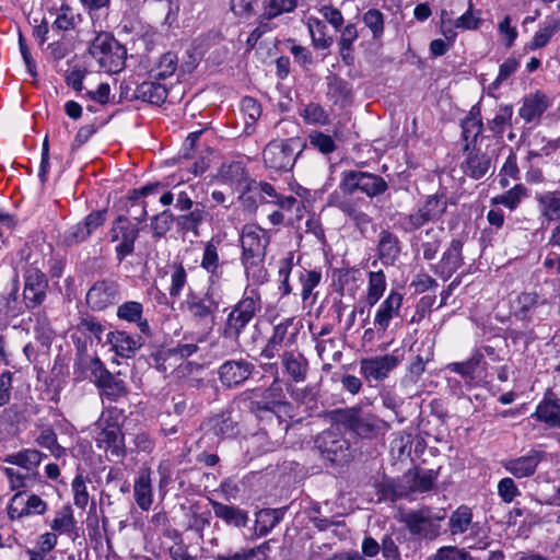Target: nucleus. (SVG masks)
Returning a JSON list of instances; mask_svg holds the SVG:
<instances>
[{
	"instance_id": "obj_9",
	"label": "nucleus",
	"mask_w": 560,
	"mask_h": 560,
	"mask_svg": "<svg viewBox=\"0 0 560 560\" xmlns=\"http://www.w3.org/2000/svg\"><path fill=\"white\" fill-rule=\"evenodd\" d=\"M447 209V198L444 194H434L427 198L417 211L401 219V228L406 232H413L428 222L438 221Z\"/></svg>"
},
{
	"instance_id": "obj_48",
	"label": "nucleus",
	"mask_w": 560,
	"mask_h": 560,
	"mask_svg": "<svg viewBox=\"0 0 560 560\" xmlns=\"http://www.w3.org/2000/svg\"><path fill=\"white\" fill-rule=\"evenodd\" d=\"M338 209L351 219L360 230L366 228L371 222V218L360 209L357 201L349 199L346 202H340L338 203Z\"/></svg>"
},
{
	"instance_id": "obj_8",
	"label": "nucleus",
	"mask_w": 560,
	"mask_h": 560,
	"mask_svg": "<svg viewBox=\"0 0 560 560\" xmlns=\"http://www.w3.org/2000/svg\"><path fill=\"white\" fill-rule=\"evenodd\" d=\"M444 518V512L435 514L430 508H421L401 514L399 521L406 525L410 534L424 539H435L441 532L440 522Z\"/></svg>"
},
{
	"instance_id": "obj_33",
	"label": "nucleus",
	"mask_w": 560,
	"mask_h": 560,
	"mask_svg": "<svg viewBox=\"0 0 560 560\" xmlns=\"http://www.w3.org/2000/svg\"><path fill=\"white\" fill-rule=\"evenodd\" d=\"M47 455L37 448H23L7 455L2 460L5 464L16 465L27 471L35 470Z\"/></svg>"
},
{
	"instance_id": "obj_12",
	"label": "nucleus",
	"mask_w": 560,
	"mask_h": 560,
	"mask_svg": "<svg viewBox=\"0 0 560 560\" xmlns=\"http://www.w3.org/2000/svg\"><path fill=\"white\" fill-rule=\"evenodd\" d=\"M219 302L215 301L212 292L208 290L203 294L189 292L182 303V308L196 322L201 323L213 319L218 311Z\"/></svg>"
},
{
	"instance_id": "obj_35",
	"label": "nucleus",
	"mask_w": 560,
	"mask_h": 560,
	"mask_svg": "<svg viewBox=\"0 0 560 560\" xmlns=\"http://www.w3.org/2000/svg\"><path fill=\"white\" fill-rule=\"evenodd\" d=\"M285 509H262L256 513L254 532L257 537L267 536L282 520Z\"/></svg>"
},
{
	"instance_id": "obj_34",
	"label": "nucleus",
	"mask_w": 560,
	"mask_h": 560,
	"mask_svg": "<svg viewBox=\"0 0 560 560\" xmlns=\"http://www.w3.org/2000/svg\"><path fill=\"white\" fill-rule=\"evenodd\" d=\"M462 136L465 140V149L477 142L483 129L480 108L478 105L471 107L467 116L462 120Z\"/></svg>"
},
{
	"instance_id": "obj_2",
	"label": "nucleus",
	"mask_w": 560,
	"mask_h": 560,
	"mask_svg": "<svg viewBox=\"0 0 560 560\" xmlns=\"http://www.w3.org/2000/svg\"><path fill=\"white\" fill-rule=\"evenodd\" d=\"M472 511L466 505L458 506L448 518V530L452 536L464 535L463 544L469 549H487L489 530L480 523L472 522Z\"/></svg>"
},
{
	"instance_id": "obj_6",
	"label": "nucleus",
	"mask_w": 560,
	"mask_h": 560,
	"mask_svg": "<svg viewBox=\"0 0 560 560\" xmlns=\"http://www.w3.org/2000/svg\"><path fill=\"white\" fill-rule=\"evenodd\" d=\"M337 421L361 438H373L389 429L387 422L361 407L338 410Z\"/></svg>"
},
{
	"instance_id": "obj_28",
	"label": "nucleus",
	"mask_w": 560,
	"mask_h": 560,
	"mask_svg": "<svg viewBox=\"0 0 560 560\" xmlns=\"http://www.w3.org/2000/svg\"><path fill=\"white\" fill-rule=\"evenodd\" d=\"M281 363L285 374L295 383L304 382L308 372L306 358L296 350H284L281 354Z\"/></svg>"
},
{
	"instance_id": "obj_5",
	"label": "nucleus",
	"mask_w": 560,
	"mask_h": 560,
	"mask_svg": "<svg viewBox=\"0 0 560 560\" xmlns=\"http://www.w3.org/2000/svg\"><path fill=\"white\" fill-rule=\"evenodd\" d=\"M303 148L304 143L300 138L270 141L264 149V163L271 171L289 172Z\"/></svg>"
},
{
	"instance_id": "obj_40",
	"label": "nucleus",
	"mask_w": 560,
	"mask_h": 560,
	"mask_svg": "<svg viewBox=\"0 0 560 560\" xmlns=\"http://www.w3.org/2000/svg\"><path fill=\"white\" fill-rule=\"evenodd\" d=\"M316 351L324 362L323 369L329 371L330 362H339L342 358V350L339 342L334 338L317 339Z\"/></svg>"
},
{
	"instance_id": "obj_23",
	"label": "nucleus",
	"mask_w": 560,
	"mask_h": 560,
	"mask_svg": "<svg viewBox=\"0 0 560 560\" xmlns=\"http://www.w3.org/2000/svg\"><path fill=\"white\" fill-rule=\"evenodd\" d=\"M487 363L485 361V354L476 350L471 357L464 362H452L446 365V370L459 374L465 383L471 384L478 376L481 375L482 371H486Z\"/></svg>"
},
{
	"instance_id": "obj_32",
	"label": "nucleus",
	"mask_w": 560,
	"mask_h": 560,
	"mask_svg": "<svg viewBox=\"0 0 560 560\" xmlns=\"http://www.w3.org/2000/svg\"><path fill=\"white\" fill-rule=\"evenodd\" d=\"M400 254L398 237L389 231L383 230L378 235L377 257L383 265H394Z\"/></svg>"
},
{
	"instance_id": "obj_43",
	"label": "nucleus",
	"mask_w": 560,
	"mask_h": 560,
	"mask_svg": "<svg viewBox=\"0 0 560 560\" xmlns=\"http://www.w3.org/2000/svg\"><path fill=\"white\" fill-rule=\"evenodd\" d=\"M386 277L382 270L369 272L366 303L370 306L375 305L381 300L386 290Z\"/></svg>"
},
{
	"instance_id": "obj_27",
	"label": "nucleus",
	"mask_w": 560,
	"mask_h": 560,
	"mask_svg": "<svg viewBox=\"0 0 560 560\" xmlns=\"http://www.w3.org/2000/svg\"><path fill=\"white\" fill-rule=\"evenodd\" d=\"M118 222L121 223L120 242L117 244L115 252L118 262H121L127 256L133 253L135 242L139 236L140 229L124 215L118 217Z\"/></svg>"
},
{
	"instance_id": "obj_61",
	"label": "nucleus",
	"mask_w": 560,
	"mask_h": 560,
	"mask_svg": "<svg viewBox=\"0 0 560 560\" xmlns=\"http://www.w3.org/2000/svg\"><path fill=\"white\" fill-rule=\"evenodd\" d=\"M363 23L369 27L374 38H378L384 32V15L377 9H370L363 15Z\"/></svg>"
},
{
	"instance_id": "obj_60",
	"label": "nucleus",
	"mask_w": 560,
	"mask_h": 560,
	"mask_svg": "<svg viewBox=\"0 0 560 560\" xmlns=\"http://www.w3.org/2000/svg\"><path fill=\"white\" fill-rule=\"evenodd\" d=\"M443 229L435 231L434 229H429L425 231L427 241L422 242L423 248V258L427 260H431L435 257L439 252L441 245V234Z\"/></svg>"
},
{
	"instance_id": "obj_22",
	"label": "nucleus",
	"mask_w": 560,
	"mask_h": 560,
	"mask_svg": "<svg viewBox=\"0 0 560 560\" xmlns=\"http://www.w3.org/2000/svg\"><path fill=\"white\" fill-rule=\"evenodd\" d=\"M106 341L112 346L115 353L121 358H132L143 345L140 335H130L124 330L108 332Z\"/></svg>"
},
{
	"instance_id": "obj_13",
	"label": "nucleus",
	"mask_w": 560,
	"mask_h": 560,
	"mask_svg": "<svg viewBox=\"0 0 560 560\" xmlns=\"http://www.w3.org/2000/svg\"><path fill=\"white\" fill-rule=\"evenodd\" d=\"M292 324L293 318H285L273 327L271 336L261 350V358L271 360L279 354L281 349L289 348L295 343L298 332L295 329L290 330Z\"/></svg>"
},
{
	"instance_id": "obj_38",
	"label": "nucleus",
	"mask_w": 560,
	"mask_h": 560,
	"mask_svg": "<svg viewBox=\"0 0 560 560\" xmlns=\"http://www.w3.org/2000/svg\"><path fill=\"white\" fill-rule=\"evenodd\" d=\"M133 497L142 511H148L153 502L151 477L148 470L142 471L133 485Z\"/></svg>"
},
{
	"instance_id": "obj_14",
	"label": "nucleus",
	"mask_w": 560,
	"mask_h": 560,
	"mask_svg": "<svg viewBox=\"0 0 560 560\" xmlns=\"http://www.w3.org/2000/svg\"><path fill=\"white\" fill-rule=\"evenodd\" d=\"M92 366H94V383L100 388L102 395L112 401H117L128 394L125 382L118 375L110 373L102 361L93 362Z\"/></svg>"
},
{
	"instance_id": "obj_3",
	"label": "nucleus",
	"mask_w": 560,
	"mask_h": 560,
	"mask_svg": "<svg viewBox=\"0 0 560 560\" xmlns=\"http://www.w3.org/2000/svg\"><path fill=\"white\" fill-rule=\"evenodd\" d=\"M261 308V295L257 288L247 285L243 298L233 306L228 315L224 335L237 340L243 329L252 322Z\"/></svg>"
},
{
	"instance_id": "obj_10",
	"label": "nucleus",
	"mask_w": 560,
	"mask_h": 560,
	"mask_svg": "<svg viewBox=\"0 0 560 560\" xmlns=\"http://www.w3.org/2000/svg\"><path fill=\"white\" fill-rule=\"evenodd\" d=\"M387 187L383 177L372 173L349 171L341 175L340 189L346 194L360 190L369 197H375L383 194Z\"/></svg>"
},
{
	"instance_id": "obj_19",
	"label": "nucleus",
	"mask_w": 560,
	"mask_h": 560,
	"mask_svg": "<svg viewBox=\"0 0 560 560\" xmlns=\"http://www.w3.org/2000/svg\"><path fill=\"white\" fill-rule=\"evenodd\" d=\"M255 365L247 360H228L218 370L219 380L225 387H234L244 383L254 372Z\"/></svg>"
},
{
	"instance_id": "obj_4",
	"label": "nucleus",
	"mask_w": 560,
	"mask_h": 560,
	"mask_svg": "<svg viewBox=\"0 0 560 560\" xmlns=\"http://www.w3.org/2000/svg\"><path fill=\"white\" fill-rule=\"evenodd\" d=\"M90 54L107 73H119L125 69L127 49L108 33H101L94 38Z\"/></svg>"
},
{
	"instance_id": "obj_20",
	"label": "nucleus",
	"mask_w": 560,
	"mask_h": 560,
	"mask_svg": "<svg viewBox=\"0 0 560 560\" xmlns=\"http://www.w3.org/2000/svg\"><path fill=\"white\" fill-rule=\"evenodd\" d=\"M545 454L537 450H530L527 454L502 462V467L515 478L522 479L532 477Z\"/></svg>"
},
{
	"instance_id": "obj_29",
	"label": "nucleus",
	"mask_w": 560,
	"mask_h": 560,
	"mask_svg": "<svg viewBox=\"0 0 560 560\" xmlns=\"http://www.w3.org/2000/svg\"><path fill=\"white\" fill-rule=\"evenodd\" d=\"M214 516L222 520L228 526L243 528L249 521L248 512L235 505H228L215 500H209Z\"/></svg>"
},
{
	"instance_id": "obj_44",
	"label": "nucleus",
	"mask_w": 560,
	"mask_h": 560,
	"mask_svg": "<svg viewBox=\"0 0 560 560\" xmlns=\"http://www.w3.org/2000/svg\"><path fill=\"white\" fill-rule=\"evenodd\" d=\"M308 31L316 48L327 49L332 44V37L327 36V26L318 19H310Z\"/></svg>"
},
{
	"instance_id": "obj_58",
	"label": "nucleus",
	"mask_w": 560,
	"mask_h": 560,
	"mask_svg": "<svg viewBox=\"0 0 560 560\" xmlns=\"http://www.w3.org/2000/svg\"><path fill=\"white\" fill-rule=\"evenodd\" d=\"M430 560H475L464 548L444 546L431 556Z\"/></svg>"
},
{
	"instance_id": "obj_42",
	"label": "nucleus",
	"mask_w": 560,
	"mask_h": 560,
	"mask_svg": "<svg viewBox=\"0 0 560 560\" xmlns=\"http://www.w3.org/2000/svg\"><path fill=\"white\" fill-rule=\"evenodd\" d=\"M327 80V97L334 104L343 105L347 103L351 97L349 84L337 75H330Z\"/></svg>"
},
{
	"instance_id": "obj_63",
	"label": "nucleus",
	"mask_w": 560,
	"mask_h": 560,
	"mask_svg": "<svg viewBox=\"0 0 560 560\" xmlns=\"http://www.w3.org/2000/svg\"><path fill=\"white\" fill-rule=\"evenodd\" d=\"M27 492L18 491L8 505V515L11 520L21 518L27 515Z\"/></svg>"
},
{
	"instance_id": "obj_17",
	"label": "nucleus",
	"mask_w": 560,
	"mask_h": 560,
	"mask_svg": "<svg viewBox=\"0 0 560 560\" xmlns=\"http://www.w3.org/2000/svg\"><path fill=\"white\" fill-rule=\"evenodd\" d=\"M401 359L395 353L362 359L360 372L368 381H383L400 363Z\"/></svg>"
},
{
	"instance_id": "obj_18",
	"label": "nucleus",
	"mask_w": 560,
	"mask_h": 560,
	"mask_svg": "<svg viewBox=\"0 0 560 560\" xmlns=\"http://www.w3.org/2000/svg\"><path fill=\"white\" fill-rule=\"evenodd\" d=\"M107 210H97L88 214L82 222L71 226L65 234V243L68 246L84 242L90 235L106 221Z\"/></svg>"
},
{
	"instance_id": "obj_30",
	"label": "nucleus",
	"mask_w": 560,
	"mask_h": 560,
	"mask_svg": "<svg viewBox=\"0 0 560 560\" xmlns=\"http://www.w3.org/2000/svg\"><path fill=\"white\" fill-rule=\"evenodd\" d=\"M540 218L547 221L560 220V190H546L535 194Z\"/></svg>"
},
{
	"instance_id": "obj_55",
	"label": "nucleus",
	"mask_w": 560,
	"mask_h": 560,
	"mask_svg": "<svg viewBox=\"0 0 560 560\" xmlns=\"http://www.w3.org/2000/svg\"><path fill=\"white\" fill-rule=\"evenodd\" d=\"M482 23V19L480 16L479 11H475L472 9V3L469 1L468 10L457 18L453 25L456 28L465 30V31H475L480 27Z\"/></svg>"
},
{
	"instance_id": "obj_39",
	"label": "nucleus",
	"mask_w": 560,
	"mask_h": 560,
	"mask_svg": "<svg viewBox=\"0 0 560 560\" xmlns=\"http://www.w3.org/2000/svg\"><path fill=\"white\" fill-rule=\"evenodd\" d=\"M491 161L490 159L480 152H470L467 159L462 164L464 174L470 176L474 179L483 177L489 168Z\"/></svg>"
},
{
	"instance_id": "obj_7",
	"label": "nucleus",
	"mask_w": 560,
	"mask_h": 560,
	"mask_svg": "<svg viewBox=\"0 0 560 560\" xmlns=\"http://www.w3.org/2000/svg\"><path fill=\"white\" fill-rule=\"evenodd\" d=\"M101 430L96 438L98 447H104L112 456L122 457L126 454L124 435L115 410H105L96 422Z\"/></svg>"
},
{
	"instance_id": "obj_36",
	"label": "nucleus",
	"mask_w": 560,
	"mask_h": 560,
	"mask_svg": "<svg viewBox=\"0 0 560 560\" xmlns=\"http://www.w3.org/2000/svg\"><path fill=\"white\" fill-rule=\"evenodd\" d=\"M135 96L138 100L160 105L164 103L167 97V89L155 79L152 81H144L137 86Z\"/></svg>"
},
{
	"instance_id": "obj_57",
	"label": "nucleus",
	"mask_w": 560,
	"mask_h": 560,
	"mask_svg": "<svg viewBox=\"0 0 560 560\" xmlns=\"http://www.w3.org/2000/svg\"><path fill=\"white\" fill-rule=\"evenodd\" d=\"M101 361L98 358L79 357L74 363L73 374L77 381L90 380L94 383V366L92 363Z\"/></svg>"
},
{
	"instance_id": "obj_24",
	"label": "nucleus",
	"mask_w": 560,
	"mask_h": 560,
	"mask_svg": "<svg viewBox=\"0 0 560 560\" xmlns=\"http://www.w3.org/2000/svg\"><path fill=\"white\" fill-rule=\"evenodd\" d=\"M549 107V100L542 92H535L523 98L518 109L520 117L527 124L538 122Z\"/></svg>"
},
{
	"instance_id": "obj_59",
	"label": "nucleus",
	"mask_w": 560,
	"mask_h": 560,
	"mask_svg": "<svg viewBox=\"0 0 560 560\" xmlns=\"http://www.w3.org/2000/svg\"><path fill=\"white\" fill-rule=\"evenodd\" d=\"M322 280V272L317 270H305L300 276V282L302 285L301 296L303 301L310 299L314 288H316Z\"/></svg>"
},
{
	"instance_id": "obj_62",
	"label": "nucleus",
	"mask_w": 560,
	"mask_h": 560,
	"mask_svg": "<svg viewBox=\"0 0 560 560\" xmlns=\"http://www.w3.org/2000/svg\"><path fill=\"white\" fill-rule=\"evenodd\" d=\"M187 283V272L182 265H174L171 272L170 295L172 298L180 296Z\"/></svg>"
},
{
	"instance_id": "obj_41",
	"label": "nucleus",
	"mask_w": 560,
	"mask_h": 560,
	"mask_svg": "<svg viewBox=\"0 0 560 560\" xmlns=\"http://www.w3.org/2000/svg\"><path fill=\"white\" fill-rule=\"evenodd\" d=\"M220 243L221 241L214 237L207 242L200 264V266L211 275L210 279L212 282L213 278L219 277L218 270L220 267V261L218 248Z\"/></svg>"
},
{
	"instance_id": "obj_49",
	"label": "nucleus",
	"mask_w": 560,
	"mask_h": 560,
	"mask_svg": "<svg viewBox=\"0 0 560 560\" xmlns=\"http://www.w3.org/2000/svg\"><path fill=\"white\" fill-rule=\"evenodd\" d=\"M151 5L156 14L164 16V24L171 26L176 21L179 12L178 0H154Z\"/></svg>"
},
{
	"instance_id": "obj_56",
	"label": "nucleus",
	"mask_w": 560,
	"mask_h": 560,
	"mask_svg": "<svg viewBox=\"0 0 560 560\" xmlns=\"http://www.w3.org/2000/svg\"><path fill=\"white\" fill-rule=\"evenodd\" d=\"M117 317L129 323L139 322L143 314V306L140 302L128 301L117 307Z\"/></svg>"
},
{
	"instance_id": "obj_31",
	"label": "nucleus",
	"mask_w": 560,
	"mask_h": 560,
	"mask_svg": "<svg viewBox=\"0 0 560 560\" xmlns=\"http://www.w3.org/2000/svg\"><path fill=\"white\" fill-rule=\"evenodd\" d=\"M317 444L322 453L331 462L341 460L349 448L347 441L339 439L334 431L323 432L317 439Z\"/></svg>"
},
{
	"instance_id": "obj_52",
	"label": "nucleus",
	"mask_w": 560,
	"mask_h": 560,
	"mask_svg": "<svg viewBox=\"0 0 560 560\" xmlns=\"http://www.w3.org/2000/svg\"><path fill=\"white\" fill-rule=\"evenodd\" d=\"M513 116V108L511 105H500L495 115L492 119L488 120L489 129L495 133L501 136L506 125L511 122Z\"/></svg>"
},
{
	"instance_id": "obj_21",
	"label": "nucleus",
	"mask_w": 560,
	"mask_h": 560,
	"mask_svg": "<svg viewBox=\"0 0 560 560\" xmlns=\"http://www.w3.org/2000/svg\"><path fill=\"white\" fill-rule=\"evenodd\" d=\"M401 305L402 295L397 291H392L376 310L374 326L377 331L385 332L387 330L390 320L399 316Z\"/></svg>"
},
{
	"instance_id": "obj_50",
	"label": "nucleus",
	"mask_w": 560,
	"mask_h": 560,
	"mask_svg": "<svg viewBox=\"0 0 560 560\" xmlns=\"http://www.w3.org/2000/svg\"><path fill=\"white\" fill-rule=\"evenodd\" d=\"M178 58L174 52H166L161 58L154 69L151 70V75L155 80H163L173 75L177 69Z\"/></svg>"
},
{
	"instance_id": "obj_1",
	"label": "nucleus",
	"mask_w": 560,
	"mask_h": 560,
	"mask_svg": "<svg viewBox=\"0 0 560 560\" xmlns=\"http://www.w3.org/2000/svg\"><path fill=\"white\" fill-rule=\"evenodd\" d=\"M241 242L242 262L247 278H252L257 283H264L267 280V270L262 262L269 244L266 231L255 224H246L242 230Z\"/></svg>"
},
{
	"instance_id": "obj_26",
	"label": "nucleus",
	"mask_w": 560,
	"mask_h": 560,
	"mask_svg": "<svg viewBox=\"0 0 560 560\" xmlns=\"http://www.w3.org/2000/svg\"><path fill=\"white\" fill-rule=\"evenodd\" d=\"M463 242L460 240H452L448 248L436 265V273L445 280L451 278L463 265Z\"/></svg>"
},
{
	"instance_id": "obj_16",
	"label": "nucleus",
	"mask_w": 560,
	"mask_h": 560,
	"mask_svg": "<svg viewBox=\"0 0 560 560\" xmlns=\"http://www.w3.org/2000/svg\"><path fill=\"white\" fill-rule=\"evenodd\" d=\"M48 280L44 272L35 267L27 268L24 276L23 296L28 308L40 305L46 299Z\"/></svg>"
},
{
	"instance_id": "obj_54",
	"label": "nucleus",
	"mask_w": 560,
	"mask_h": 560,
	"mask_svg": "<svg viewBox=\"0 0 560 560\" xmlns=\"http://www.w3.org/2000/svg\"><path fill=\"white\" fill-rule=\"evenodd\" d=\"M560 24L557 21L546 22L534 35L533 39L528 44V48L532 50L541 48L548 44L550 38L556 34Z\"/></svg>"
},
{
	"instance_id": "obj_64",
	"label": "nucleus",
	"mask_w": 560,
	"mask_h": 560,
	"mask_svg": "<svg viewBox=\"0 0 560 560\" xmlns=\"http://www.w3.org/2000/svg\"><path fill=\"white\" fill-rule=\"evenodd\" d=\"M295 8V0H265V15L268 19L276 18L284 12H291Z\"/></svg>"
},
{
	"instance_id": "obj_11",
	"label": "nucleus",
	"mask_w": 560,
	"mask_h": 560,
	"mask_svg": "<svg viewBox=\"0 0 560 560\" xmlns=\"http://www.w3.org/2000/svg\"><path fill=\"white\" fill-rule=\"evenodd\" d=\"M283 398L281 385L278 380H275L272 384L264 390L261 400L250 402V410L260 419L266 418L270 421L275 420L280 424L279 413L290 409V405L283 401Z\"/></svg>"
},
{
	"instance_id": "obj_37",
	"label": "nucleus",
	"mask_w": 560,
	"mask_h": 560,
	"mask_svg": "<svg viewBox=\"0 0 560 560\" xmlns=\"http://www.w3.org/2000/svg\"><path fill=\"white\" fill-rule=\"evenodd\" d=\"M34 441L39 447L46 448L56 459L67 455V448L58 443L57 434L51 427L40 428Z\"/></svg>"
},
{
	"instance_id": "obj_25",
	"label": "nucleus",
	"mask_w": 560,
	"mask_h": 560,
	"mask_svg": "<svg viewBox=\"0 0 560 560\" xmlns=\"http://www.w3.org/2000/svg\"><path fill=\"white\" fill-rule=\"evenodd\" d=\"M533 417L549 428H560V398L548 390L544 399L537 405Z\"/></svg>"
},
{
	"instance_id": "obj_15",
	"label": "nucleus",
	"mask_w": 560,
	"mask_h": 560,
	"mask_svg": "<svg viewBox=\"0 0 560 560\" xmlns=\"http://www.w3.org/2000/svg\"><path fill=\"white\" fill-rule=\"evenodd\" d=\"M86 303L93 311H103L119 301V285L116 281H96L86 293Z\"/></svg>"
},
{
	"instance_id": "obj_45",
	"label": "nucleus",
	"mask_w": 560,
	"mask_h": 560,
	"mask_svg": "<svg viewBox=\"0 0 560 560\" xmlns=\"http://www.w3.org/2000/svg\"><path fill=\"white\" fill-rule=\"evenodd\" d=\"M50 527L59 534H69L75 527L72 509L69 505L62 506L51 521Z\"/></svg>"
},
{
	"instance_id": "obj_51",
	"label": "nucleus",
	"mask_w": 560,
	"mask_h": 560,
	"mask_svg": "<svg viewBox=\"0 0 560 560\" xmlns=\"http://www.w3.org/2000/svg\"><path fill=\"white\" fill-rule=\"evenodd\" d=\"M300 116L306 124L324 126L329 122V115L324 107L317 103H308L300 112Z\"/></svg>"
},
{
	"instance_id": "obj_53",
	"label": "nucleus",
	"mask_w": 560,
	"mask_h": 560,
	"mask_svg": "<svg viewBox=\"0 0 560 560\" xmlns=\"http://www.w3.org/2000/svg\"><path fill=\"white\" fill-rule=\"evenodd\" d=\"M80 21V14L74 13L69 5L63 4L57 14L52 27H56L60 31H71L75 28Z\"/></svg>"
},
{
	"instance_id": "obj_46",
	"label": "nucleus",
	"mask_w": 560,
	"mask_h": 560,
	"mask_svg": "<svg viewBox=\"0 0 560 560\" xmlns=\"http://www.w3.org/2000/svg\"><path fill=\"white\" fill-rule=\"evenodd\" d=\"M526 196V188L517 184L502 195L495 196L491 199L492 205H503L510 210H514L521 203L522 199Z\"/></svg>"
},
{
	"instance_id": "obj_47",
	"label": "nucleus",
	"mask_w": 560,
	"mask_h": 560,
	"mask_svg": "<svg viewBox=\"0 0 560 560\" xmlns=\"http://www.w3.org/2000/svg\"><path fill=\"white\" fill-rule=\"evenodd\" d=\"M218 176L230 185L242 184L246 180V171L241 162L223 164Z\"/></svg>"
}]
</instances>
